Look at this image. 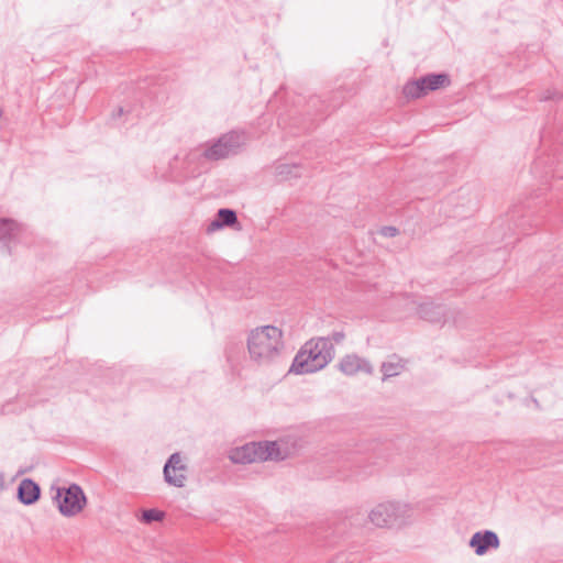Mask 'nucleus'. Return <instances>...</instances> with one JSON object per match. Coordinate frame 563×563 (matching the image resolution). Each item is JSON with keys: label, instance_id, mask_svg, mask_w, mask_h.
I'll return each instance as SVG.
<instances>
[{"label": "nucleus", "instance_id": "nucleus-8", "mask_svg": "<svg viewBox=\"0 0 563 563\" xmlns=\"http://www.w3.org/2000/svg\"><path fill=\"white\" fill-rule=\"evenodd\" d=\"M186 466L183 463L179 453H173L164 466V479L167 484L175 487H184L187 476Z\"/></svg>", "mask_w": 563, "mask_h": 563}, {"label": "nucleus", "instance_id": "nucleus-9", "mask_svg": "<svg viewBox=\"0 0 563 563\" xmlns=\"http://www.w3.org/2000/svg\"><path fill=\"white\" fill-rule=\"evenodd\" d=\"M338 368L346 376H354L361 372L371 375L374 372L369 361L354 353L343 356L338 364Z\"/></svg>", "mask_w": 563, "mask_h": 563}, {"label": "nucleus", "instance_id": "nucleus-20", "mask_svg": "<svg viewBox=\"0 0 563 563\" xmlns=\"http://www.w3.org/2000/svg\"><path fill=\"white\" fill-rule=\"evenodd\" d=\"M5 485V477L2 473H0V489H3Z\"/></svg>", "mask_w": 563, "mask_h": 563}, {"label": "nucleus", "instance_id": "nucleus-2", "mask_svg": "<svg viewBox=\"0 0 563 563\" xmlns=\"http://www.w3.org/2000/svg\"><path fill=\"white\" fill-rule=\"evenodd\" d=\"M334 356L333 344L330 339H311L296 354L290 367L295 374H310L324 368Z\"/></svg>", "mask_w": 563, "mask_h": 563}, {"label": "nucleus", "instance_id": "nucleus-7", "mask_svg": "<svg viewBox=\"0 0 563 563\" xmlns=\"http://www.w3.org/2000/svg\"><path fill=\"white\" fill-rule=\"evenodd\" d=\"M244 144L243 133L231 131L221 135L213 144L208 146L202 156L209 161L224 159L235 155Z\"/></svg>", "mask_w": 563, "mask_h": 563}, {"label": "nucleus", "instance_id": "nucleus-5", "mask_svg": "<svg viewBox=\"0 0 563 563\" xmlns=\"http://www.w3.org/2000/svg\"><path fill=\"white\" fill-rule=\"evenodd\" d=\"M410 516L411 509L408 505L387 501L373 508L368 518L376 527L390 528L405 523Z\"/></svg>", "mask_w": 563, "mask_h": 563}, {"label": "nucleus", "instance_id": "nucleus-19", "mask_svg": "<svg viewBox=\"0 0 563 563\" xmlns=\"http://www.w3.org/2000/svg\"><path fill=\"white\" fill-rule=\"evenodd\" d=\"M380 233L384 236L393 238L398 234V230L395 227H384L382 228Z\"/></svg>", "mask_w": 563, "mask_h": 563}, {"label": "nucleus", "instance_id": "nucleus-6", "mask_svg": "<svg viewBox=\"0 0 563 563\" xmlns=\"http://www.w3.org/2000/svg\"><path fill=\"white\" fill-rule=\"evenodd\" d=\"M450 85L451 79L448 74H428L419 79L408 81L404 86L402 92L408 99H419L430 91L446 88Z\"/></svg>", "mask_w": 563, "mask_h": 563}, {"label": "nucleus", "instance_id": "nucleus-15", "mask_svg": "<svg viewBox=\"0 0 563 563\" xmlns=\"http://www.w3.org/2000/svg\"><path fill=\"white\" fill-rule=\"evenodd\" d=\"M20 225L12 219H0V241L11 240L15 236Z\"/></svg>", "mask_w": 563, "mask_h": 563}, {"label": "nucleus", "instance_id": "nucleus-12", "mask_svg": "<svg viewBox=\"0 0 563 563\" xmlns=\"http://www.w3.org/2000/svg\"><path fill=\"white\" fill-rule=\"evenodd\" d=\"M419 316L431 323H443L445 308L433 302H423L418 308Z\"/></svg>", "mask_w": 563, "mask_h": 563}, {"label": "nucleus", "instance_id": "nucleus-17", "mask_svg": "<svg viewBox=\"0 0 563 563\" xmlns=\"http://www.w3.org/2000/svg\"><path fill=\"white\" fill-rule=\"evenodd\" d=\"M165 517V514L157 509H147L143 511L142 520L145 523H151L153 521H161Z\"/></svg>", "mask_w": 563, "mask_h": 563}, {"label": "nucleus", "instance_id": "nucleus-10", "mask_svg": "<svg viewBox=\"0 0 563 563\" xmlns=\"http://www.w3.org/2000/svg\"><path fill=\"white\" fill-rule=\"evenodd\" d=\"M468 544L477 555H484L489 549L499 548L500 541L496 532L485 530L475 532Z\"/></svg>", "mask_w": 563, "mask_h": 563}, {"label": "nucleus", "instance_id": "nucleus-18", "mask_svg": "<svg viewBox=\"0 0 563 563\" xmlns=\"http://www.w3.org/2000/svg\"><path fill=\"white\" fill-rule=\"evenodd\" d=\"M344 338L345 333L343 331H334L327 339H330V343H332V341L335 343H341L344 340Z\"/></svg>", "mask_w": 563, "mask_h": 563}, {"label": "nucleus", "instance_id": "nucleus-4", "mask_svg": "<svg viewBox=\"0 0 563 563\" xmlns=\"http://www.w3.org/2000/svg\"><path fill=\"white\" fill-rule=\"evenodd\" d=\"M53 500L56 503L59 512L64 517H75L87 504L86 495L82 488L77 484H71L68 487L51 486V492H54Z\"/></svg>", "mask_w": 563, "mask_h": 563}, {"label": "nucleus", "instance_id": "nucleus-3", "mask_svg": "<svg viewBox=\"0 0 563 563\" xmlns=\"http://www.w3.org/2000/svg\"><path fill=\"white\" fill-rule=\"evenodd\" d=\"M283 459L278 444L271 441L246 443L233 450L231 454V460L241 464Z\"/></svg>", "mask_w": 563, "mask_h": 563}, {"label": "nucleus", "instance_id": "nucleus-21", "mask_svg": "<svg viewBox=\"0 0 563 563\" xmlns=\"http://www.w3.org/2000/svg\"><path fill=\"white\" fill-rule=\"evenodd\" d=\"M122 113H123V108H121V107H120V108L118 109V115H121Z\"/></svg>", "mask_w": 563, "mask_h": 563}, {"label": "nucleus", "instance_id": "nucleus-14", "mask_svg": "<svg viewBox=\"0 0 563 563\" xmlns=\"http://www.w3.org/2000/svg\"><path fill=\"white\" fill-rule=\"evenodd\" d=\"M394 358L396 361H388L382 364L383 380L397 376L405 369L406 361L397 356H394Z\"/></svg>", "mask_w": 563, "mask_h": 563}, {"label": "nucleus", "instance_id": "nucleus-13", "mask_svg": "<svg viewBox=\"0 0 563 563\" xmlns=\"http://www.w3.org/2000/svg\"><path fill=\"white\" fill-rule=\"evenodd\" d=\"M238 222V217L234 210L232 209H220L217 214V219L210 222L207 231L213 232L223 227H232Z\"/></svg>", "mask_w": 563, "mask_h": 563}, {"label": "nucleus", "instance_id": "nucleus-1", "mask_svg": "<svg viewBox=\"0 0 563 563\" xmlns=\"http://www.w3.org/2000/svg\"><path fill=\"white\" fill-rule=\"evenodd\" d=\"M283 349V331L275 325L257 327L249 333L247 351L251 360L258 365L273 363Z\"/></svg>", "mask_w": 563, "mask_h": 563}, {"label": "nucleus", "instance_id": "nucleus-16", "mask_svg": "<svg viewBox=\"0 0 563 563\" xmlns=\"http://www.w3.org/2000/svg\"><path fill=\"white\" fill-rule=\"evenodd\" d=\"M276 173L282 179L300 177L299 166L297 165L280 164L276 167Z\"/></svg>", "mask_w": 563, "mask_h": 563}, {"label": "nucleus", "instance_id": "nucleus-11", "mask_svg": "<svg viewBox=\"0 0 563 563\" xmlns=\"http://www.w3.org/2000/svg\"><path fill=\"white\" fill-rule=\"evenodd\" d=\"M41 497V488L31 478H23L18 487V499L23 505L30 506L35 504Z\"/></svg>", "mask_w": 563, "mask_h": 563}]
</instances>
